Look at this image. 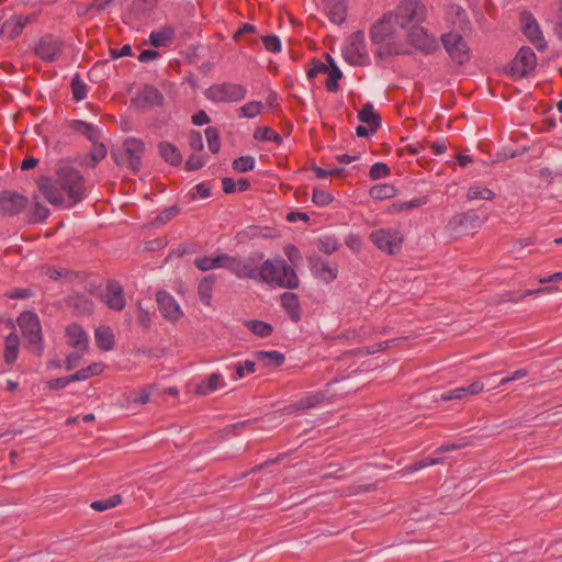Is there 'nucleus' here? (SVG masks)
Returning a JSON list of instances; mask_svg holds the SVG:
<instances>
[{"mask_svg": "<svg viewBox=\"0 0 562 562\" xmlns=\"http://www.w3.org/2000/svg\"><path fill=\"white\" fill-rule=\"evenodd\" d=\"M40 189L50 204L65 209L72 207L86 194L82 175L68 165L60 166L56 179L42 182Z\"/></svg>", "mask_w": 562, "mask_h": 562, "instance_id": "1", "label": "nucleus"}, {"mask_svg": "<svg viewBox=\"0 0 562 562\" xmlns=\"http://www.w3.org/2000/svg\"><path fill=\"white\" fill-rule=\"evenodd\" d=\"M392 13L385 14L371 29L370 37L376 46V56L389 58L396 55L408 54L409 46L402 35V31Z\"/></svg>", "mask_w": 562, "mask_h": 562, "instance_id": "2", "label": "nucleus"}, {"mask_svg": "<svg viewBox=\"0 0 562 562\" xmlns=\"http://www.w3.org/2000/svg\"><path fill=\"white\" fill-rule=\"evenodd\" d=\"M260 282L283 289H296L299 278L295 270L282 258L267 259L259 267Z\"/></svg>", "mask_w": 562, "mask_h": 562, "instance_id": "3", "label": "nucleus"}, {"mask_svg": "<svg viewBox=\"0 0 562 562\" xmlns=\"http://www.w3.org/2000/svg\"><path fill=\"white\" fill-rule=\"evenodd\" d=\"M426 7L422 0H402L392 12L400 29H408L422 23L426 18Z\"/></svg>", "mask_w": 562, "mask_h": 562, "instance_id": "4", "label": "nucleus"}, {"mask_svg": "<svg viewBox=\"0 0 562 562\" xmlns=\"http://www.w3.org/2000/svg\"><path fill=\"white\" fill-rule=\"evenodd\" d=\"M246 94V87L235 82L215 83L204 92L205 98L215 103H236L244 100Z\"/></svg>", "mask_w": 562, "mask_h": 562, "instance_id": "5", "label": "nucleus"}, {"mask_svg": "<svg viewBox=\"0 0 562 562\" xmlns=\"http://www.w3.org/2000/svg\"><path fill=\"white\" fill-rule=\"evenodd\" d=\"M18 324L29 347L41 355L43 351V335L38 316L34 312H23L18 318Z\"/></svg>", "mask_w": 562, "mask_h": 562, "instance_id": "6", "label": "nucleus"}, {"mask_svg": "<svg viewBox=\"0 0 562 562\" xmlns=\"http://www.w3.org/2000/svg\"><path fill=\"white\" fill-rule=\"evenodd\" d=\"M342 56L352 66H363L369 63L366 36L362 31L353 32L348 36L342 47Z\"/></svg>", "mask_w": 562, "mask_h": 562, "instance_id": "7", "label": "nucleus"}, {"mask_svg": "<svg viewBox=\"0 0 562 562\" xmlns=\"http://www.w3.org/2000/svg\"><path fill=\"white\" fill-rule=\"evenodd\" d=\"M369 238L380 250L390 255L398 252L403 244V235L396 228L375 229Z\"/></svg>", "mask_w": 562, "mask_h": 562, "instance_id": "8", "label": "nucleus"}, {"mask_svg": "<svg viewBox=\"0 0 562 562\" xmlns=\"http://www.w3.org/2000/svg\"><path fill=\"white\" fill-rule=\"evenodd\" d=\"M441 42L449 56L458 64H465L470 59V47L460 34H443Z\"/></svg>", "mask_w": 562, "mask_h": 562, "instance_id": "9", "label": "nucleus"}, {"mask_svg": "<svg viewBox=\"0 0 562 562\" xmlns=\"http://www.w3.org/2000/svg\"><path fill=\"white\" fill-rule=\"evenodd\" d=\"M537 65L535 52L527 46L521 47L510 63V72L514 77L522 78L531 74Z\"/></svg>", "mask_w": 562, "mask_h": 562, "instance_id": "10", "label": "nucleus"}, {"mask_svg": "<svg viewBox=\"0 0 562 562\" xmlns=\"http://www.w3.org/2000/svg\"><path fill=\"white\" fill-rule=\"evenodd\" d=\"M258 259L255 257H248L244 260L235 257L229 258L228 270L235 274L238 279H251L260 281Z\"/></svg>", "mask_w": 562, "mask_h": 562, "instance_id": "11", "label": "nucleus"}, {"mask_svg": "<svg viewBox=\"0 0 562 562\" xmlns=\"http://www.w3.org/2000/svg\"><path fill=\"white\" fill-rule=\"evenodd\" d=\"M520 23L522 33L528 41L533 44L537 49L543 50L547 47V42L533 15L529 12H522L520 14Z\"/></svg>", "mask_w": 562, "mask_h": 562, "instance_id": "12", "label": "nucleus"}, {"mask_svg": "<svg viewBox=\"0 0 562 562\" xmlns=\"http://www.w3.org/2000/svg\"><path fill=\"white\" fill-rule=\"evenodd\" d=\"M407 40L413 46L426 53H431L437 48L435 36L430 35L419 23L408 27Z\"/></svg>", "mask_w": 562, "mask_h": 562, "instance_id": "13", "label": "nucleus"}, {"mask_svg": "<svg viewBox=\"0 0 562 562\" xmlns=\"http://www.w3.org/2000/svg\"><path fill=\"white\" fill-rule=\"evenodd\" d=\"M448 225L458 233H468L481 227L482 221L475 211L469 210L454 215Z\"/></svg>", "mask_w": 562, "mask_h": 562, "instance_id": "14", "label": "nucleus"}, {"mask_svg": "<svg viewBox=\"0 0 562 562\" xmlns=\"http://www.w3.org/2000/svg\"><path fill=\"white\" fill-rule=\"evenodd\" d=\"M122 149L128 168L137 171L142 165V156L145 150L144 143L138 138L128 137L124 140Z\"/></svg>", "mask_w": 562, "mask_h": 562, "instance_id": "15", "label": "nucleus"}, {"mask_svg": "<svg viewBox=\"0 0 562 562\" xmlns=\"http://www.w3.org/2000/svg\"><path fill=\"white\" fill-rule=\"evenodd\" d=\"M27 205V199L15 192L5 191L0 196V212L8 215L21 213Z\"/></svg>", "mask_w": 562, "mask_h": 562, "instance_id": "16", "label": "nucleus"}, {"mask_svg": "<svg viewBox=\"0 0 562 562\" xmlns=\"http://www.w3.org/2000/svg\"><path fill=\"white\" fill-rule=\"evenodd\" d=\"M157 304L161 315L171 322L178 321L182 316L180 305L175 297L165 291L157 293Z\"/></svg>", "mask_w": 562, "mask_h": 562, "instance_id": "17", "label": "nucleus"}, {"mask_svg": "<svg viewBox=\"0 0 562 562\" xmlns=\"http://www.w3.org/2000/svg\"><path fill=\"white\" fill-rule=\"evenodd\" d=\"M61 49L63 44L60 41L50 36H46L38 42L35 48V53L43 60L54 61L61 54Z\"/></svg>", "mask_w": 562, "mask_h": 562, "instance_id": "18", "label": "nucleus"}, {"mask_svg": "<svg viewBox=\"0 0 562 562\" xmlns=\"http://www.w3.org/2000/svg\"><path fill=\"white\" fill-rule=\"evenodd\" d=\"M102 301L111 310L121 311L125 306L124 292L120 283L111 281L102 293Z\"/></svg>", "mask_w": 562, "mask_h": 562, "instance_id": "19", "label": "nucleus"}, {"mask_svg": "<svg viewBox=\"0 0 562 562\" xmlns=\"http://www.w3.org/2000/svg\"><path fill=\"white\" fill-rule=\"evenodd\" d=\"M67 344L80 352L88 349V335L78 324H71L65 330Z\"/></svg>", "mask_w": 562, "mask_h": 562, "instance_id": "20", "label": "nucleus"}, {"mask_svg": "<svg viewBox=\"0 0 562 562\" xmlns=\"http://www.w3.org/2000/svg\"><path fill=\"white\" fill-rule=\"evenodd\" d=\"M231 256L227 254H220L214 257H201L194 260L195 267L201 271H209L217 268H225L228 270Z\"/></svg>", "mask_w": 562, "mask_h": 562, "instance_id": "21", "label": "nucleus"}, {"mask_svg": "<svg viewBox=\"0 0 562 562\" xmlns=\"http://www.w3.org/2000/svg\"><path fill=\"white\" fill-rule=\"evenodd\" d=\"M325 11L335 24H341L346 20L347 0H323Z\"/></svg>", "mask_w": 562, "mask_h": 562, "instance_id": "22", "label": "nucleus"}, {"mask_svg": "<svg viewBox=\"0 0 562 562\" xmlns=\"http://www.w3.org/2000/svg\"><path fill=\"white\" fill-rule=\"evenodd\" d=\"M280 302L290 319L297 323L301 319V305L297 295L293 292H284L280 296Z\"/></svg>", "mask_w": 562, "mask_h": 562, "instance_id": "23", "label": "nucleus"}, {"mask_svg": "<svg viewBox=\"0 0 562 562\" xmlns=\"http://www.w3.org/2000/svg\"><path fill=\"white\" fill-rule=\"evenodd\" d=\"M311 270L316 278L325 282H331L337 278V268L319 258L312 261Z\"/></svg>", "mask_w": 562, "mask_h": 562, "instance_id": "24", "label": "nucleus"}, {"mask_svg": "<svg viewBox=\"0 0 562 562\" xmlns=\"http://www.w3.org/2000/svg\"><path fill=\"white\" fill-rule=\"evenodd\" d=\"M228 371H232L231 379L233 381H238L244 379L245 376L252 374L256 372L257 364L254 360H245L238 361L233 364L226 367Z\"/></svg>", "mask_w": 562, "mask_h": 562, "instance_id": "25", "label": "nucleus"}, {"mask_svg": "<svg viewBox=\"0 0 562 562\" xmlns=\"http://www.w3.org/2000/svg\"><path fill=\"white\" fill-rule=\"evenodd\" d=\"M29 22V16L24 15H12L4 21L5 36L9 38H15L23 32L25 25Z\"/></svg>", "mask_w": 562, "mask_h": 562, "instance_id": "26", "label": "nucleus"}, {"mask_svg": "<svg viewBox=\"0 0 562 562\" xmlns=\"http://www.w3.org/2000/svg\"><path fill=\"white\" fill-rule=\"evenodd\" d=\"M326 402V396L322 392L308 393L297 402H295L291 407L295 411H305L310 408H315L323 405Z\"/></svg>", "mask_w": 562, "mask_h": 562, "instance_id": "27", "label": "nucleus"}, {"mask_svg": "<svg viewBox=\"0 0 562 562\" xmlns=\"http://www.w3.org/2000/svg\"><path fill=\"white\" fill-rule=\"evenodd\" d=\"M326 61L329 64L328 78L325 83L326 89L329 92H337L339 89L338 81L341 79L342 72L329 54H326Z\"/></svg>", "mask_w": 562, "mask_h": 562, "instance_id": "28", "label": "nucleus"}, {"mask_svg": "<svg viewBox=\"0 0 562 562\" xmlns=\"http://www.w3.org/2000/svg\"><path fill=\"white\" fill-rule=\"evenodd\" d=\"M70 126L74 131L85 135L92 143H97L100 138V131L93 124L80 120H75L71 122Z\"/></svg>", "mask_w": 562, "mask_h": 562, "instance_id": "29", "label": "nucleus"}, {"mask_svg": "<svg viewBox=\"0 0 562 562\" xmlns=\"http://www.w3.org/2000/svg\"><path fill=\"white\" fill-rule=\"evenodd\" d=\"M159 153L166 162L178 166L182 161V155L180 150L169 142H161L159 144Z\"/></svg>", "mask_w": 562, "mask_h": 562, "instance_id": "30", "label": "nucleus"}, {"mask_svg": "<svg viewBox=\"0 0 562 562\" xmlns=\"http://www.w3.org/2000/svg\"><path fill=\"white\" fill-rule=\"evenodd\" d=\"M358 117L361 122L368 124L372 132H375L381 123L379 114L370 103H367L362 106V109L359 111Z\"/></svg>", "mask_w": 562, "mask_h": 562, "instance_id": "31", "label": "nucleus"}, {"mask_svg": "<svg viewBox=\"0 0 562 562\" xmlns=\"http://www.w3.org/2000/svg\"><path fill=\"white\" fill-rule=\"evenodd\" d=\"M172 36L173 29L170 26H164L150 33L149 43L155 47H162L171 41Z\"/></svg>", "mask_w": 562, "mask_h": 562, "instance_id": "32", "label": "nucleus"}, {"mask_svg": "<svg viewBox=\"0 0 562 562\" xmlns=\"http://www.w3.org/2000/svg\"><path fill=\"white\" fill-rule=\"evenodd\" d=\"M19 337L16 334H10L5 339V348L3 358L8 364H12L15 362L19 355Z\"/></svg>", "mask_w": 562, "mask_h": 562, "instance_id": "33", "label": "nucleus"}, {"mask_svg": "<svg viewBox=\"0 0 562 562\" xmlns=\"http://www.w3.org/2000/svg\"><path fill=\"white\" fill-rule=\"evenodd\" d=\"M95 342L102 350H111L114 346V335L109 327H99L95 330Z\"/></svg>", "mask_w": 562, "mask_h": 562, "instance_id": "34", "label": "nucleus"}, {"mask_svg": "<svg viewBox=\"0 0 562 562\" xmlns=\"http://www.w3.org/2000/svg\"><path fill=\"white\" fill-rule=\"evenodd\" d=\"M254 356L258 361L262 362L266 366L273 364L279 367L283 364L285 360L284 355L277 350L256 351Z\"/></svg>", "mask_w": 562, "mask_h": 562, "instance_id": "35", "label": "nucleus"}, {"mask_svg": "<svg viewBox=\"0 0 562 562\" xmlns=\"http://www.w3.org/2000/svg\"><path fill=\"white\" fill-rule=\"evenodd\" d=\"M396 189L390 183H382L373 186L369 194L374 200H386L396 195Z\"/></svg>", "mask_w": 562, "mask_h": 562, "instance_id": "36", "label": "nucleus"}, {"mask_svg": "<svg viewBox=\"0 0 562 562\" xmlns=\"http://www.w3.org/2000/svg\"><path fill=\"white\" fill-rule=\"evenodd\" d=\"M225 386L224 379L220 373H212L207 379V383L205 386L200 385L198 387V393L201 395H209L220 389Z\"/></svg>", "mask_w": 562, "mask_h": 562, "instance_id": "37", "label": "nucleus"}, {"mask_svg": "<svg viewBox=\"0 0 562 562\" xmlns=\"http://www.w3.org/2000/svg\"><path fill=\"white\" fill-rule=\"evenodd\" d=\"M105 366L102 362H93L90 366L78 370L72 374L75 381H85L103 372Z\"/></svg>", "mask_w": 562, "mask_h": 562, "instance_id": "38", "label": "nucleus"}, {"mask_svg": "<svg viewBox=\"0 0 562 562\" xmlns=\"http://www.w3.org/2000/svg\"><path fill=\"white\" fill-rule=\"evenodd\" d=\"M245 326L256 336L258 337H261V338H267L269 337L272 331H273V328L272 326L269 324V323H266L263 321H257V319H252V321H247L245 323Z\"/></svg>", "mask_w": 562, "mask_h": 562, "instance_id": "39", "label": "nucleus"}, {"mask_svg": "<svg viewBox=\"0 0 562 562\" xmlns=\"http://www.w3.org/2000/svg\"><path fill=\"white\" fill-rule=\"evenodd\" d=\"M263 110V104L260 101H250L241 105L237 110V115L240 119H255Z\"/></svg>", "mask_w": 562, "mask_h": 562, "instance_id": "40", "label": "nucleus"}, {"mask_svg": "<svg viewBox=\"0 0 562 562\" xmlns=\"http://www.w3.org/2000/svg\"><path fill=\"white\" fill-rule=\"evenodd\" d=\"M495 198V193L486 188V187H482V186H471L469 189H468V192H467V199L469 201H475V200H486V201H491Z\"/></svg>", "mask_w": 562, "mask_h": 562, "instance_id": "41", "label": "nucleus"}, {"mask_svg": "<svg viewBox=\"0 0 562 562\" xmlns=\"http://www.w3.org/2000/svg\"><path fill=\"white\" fill-rule=\"evenodd\" d=\"M213 283H214V278L211 276L203 278L199 283V288H198L199 296H200V300L202 301V303H204L205 305L211 304Z\"/></svg>", "mask_w": 562, "mask_h": 562, "instance_id": "42", "label": "nucleus"}, {"mask_svg": "<svg viewBox=\"0 0 562 562\" xmlns=\"http://www.w3.org/2000/svg\"><path fill=\"white\" fill-rule=\"evenodd\" d=\"M71 86V92L74 99L79 102L87 98L88 94V86L86 82L81 79L79 74H76L70 82Z\"/></svg>", "mask_w": 562, "mask_h": 562, "instance_id": "43", "label": "nucleus"}, {"mask_svg": "<svg viewBox=\"0 0 562 562\" xmlns=\"http://www.w3.org/2000/svg\"><path fill=\"white\" fill-rule=\"evenodd\" d=\"M339 247L338 239L334 236H322L317 240V248L319 251L330 255L335 252Z\"/></svg>", "mask_w": 562, "mask_h": 562, "instance_id": "44", "label": "nucleus"}, {"mask_svg": "<svg viewBox=\"0 0 562 562\" xmlns=\"http://www.w3.org/2000/svg\"><path fill=\"white\" fill-rule=\"evenodd\" d=\"M209 149L213 154H217L221 149L220 133L216 127L210 126L205 130Z\"/></svg>", "mask_w": 562, "mask_h": 562, "instance_id": "45", "label": "nucleus"}, {"mask_svg": "<svg viewBox=\"0 0 562 562\" xmlns=\"http://www.w3.org/2000/svg\"><path fill=\"white\" fill-rule=\"evenodd\" d=\"M122 498L120 495H113L110 498L106 499H99L94 501L91 504V508H93L97 512H104L111 508H114L121 503Z\"/></svg>", "mask_w": 562, "mask_h": 562, "instance_id": "46", "label": "nucleus"}, {"mask_svg": "<svg viewBox=\"0 0 562 562\" xmlns=\"http://www.w3.org/2000/svg\"><path fill=\"white\" fill-rule=\"evenodd\" d=\"M255 164L252 156H241L233 161V168L238 172H247L255 168Z\"/></svg>", "mask_w": 562, "mask_h": 562, "instance_id": "47", "label": "nucleus"}, {"mask_svg": "<svg viewBox=\"0 0 562 562\" xmlns=\"http://www.w3.org/2000/svg\"><path fill=\"white\" fill-rule=\"evenodd\" d=\"M256 139L280 143V135L270 127H259L254 134Z\"/></svg>", "mask_w": 562, "mask_h": 562, "instance_id": "48", "label": "nucleus"}, {"mask_svg": "<svg viewBox=\"0 0 562 562\" xmlns=\"http://www.w3.org/2000/svg\"><path fill=\"white\" fill-rule=\"evenodd\" d=\"M441 462H442L441 458H427V459L420 460V461L416 462L415 464L404 469L403 470V474L416 472V471H419V470H422L424 468H427V467H430V465H436V464H439Z\"/></svg>", "mask_w": 562, "mask_h": 562, "instance_id": "49", "label": "nucleus"}, {"mask_svg": "<svg viewBox=\"0 0 562 562\" xmlns=\"http://www.w3.org/2000/svg\"><path fill=\"white\" fill-rule=\"evenodd\" d=\"M333 200H334V196L327 191H324L321 189H315L313 191L312 201L317 206H326V205L330 204L333 202Z\"/></svg>", "mask_w": 562, "mask_h": 562, "instance_id": "50", "label": "nucleus"}, {"mask_svg": "<svg viewBox=\"0 0 562 562\" xmlns=\"http://www.w3.org/2000/svg\"><path fill=\"white\" fill-rule=\"evenodd\" d=\"M390 175V168L384 162H375L370 168V178L373 180L383 179Z\"/></svg>", "mask_w": 562, "mask_h": 562, "instance_id": "51", "label": "nucleus"}, {"mask_svg": "<svg viewBox=\"0 0 562 562\" xmlns=\"http://www.w3.org/2000/svg\"><path fill=\"white\" fill-rule=\"evenodd\" d=\"M329 70V64H325L321 60H314L312 66L307 69V78L313 79L319 74H327Z\"/></svg>", "mask_w": 562, "mask_h": 562, "instance_id": "52", "label": "nucleus"}, {"mask_svg": "<svg viewBox=\"0 0 562 562\" xmlns=\"http://www.w3.org/2000/svg\"><path fill=\"white\" fill-rule=\"evenodd\" d=\"M143 97L144 99L149 102L151 105L154 104H160L162 102V95L161 93L153 88V87H146L143 90Z\"/></svg>", "mask_w": 562, "mask_h": 562, "instance_id": "53", "label": "nucleus"}, {"mask_svg": "<svg viewBox=\"0 0 562 562\" xmlns=\"http://www.w3.org/2000/svg\"><path fill=\"white\" fill-rule=\"evenodd\" d=\"M467 396V390L464 386L456 387L452 390H448L443 393H441L440 398L441 401H452V400H461Z\"/></svg>", "mask_w": 562, "mask_h": 562, "instance_id": "54", "label": "nucleus"}, {"mask_svg": "<svg viewBox=\"0 0 562 562\" xmlns=\"http://www.w3.org/2000/svg\"><path fill=\"white\" fill-rule=\"evenodd\" d=\"M265 48L271 53L281 52V41L276 35H267L262 38Z\"/></svg>", "mask_w": 562, "mask_h": 562, "instance_id": "55", "label": "nucleus"}, {"mask_svg": "<svg viewBox=\"0 0 562 562\" xmlns=\"http://www.w3.org/2000/svg\"><path fill=\"white\" fill-rule=\"evenodd\" d=\"M153 389L154 386L151 385L142 387L135 393L134 397L131 401L136 404H147L149 402Z\"/></svg>", "mask_w": 562, "mask_h": 562, "instance_id": "56", "label": "nucleus"}, {"mask_svg": "<svg viewBox=\"0 0 562 562\" xmlns=\"http://www.w3.org/2000/svg\"><path fill=\"white\" fill-rule=\"evenodd\" d=\"M71 382H75L72 374L68 376L49 380L47 382V386L49 390H61L65 389Z\"/></svg>", "mask_w": 562, "mask_h": 562, "instance_id": "57", "label": "nucleus"}, {"mask_svg": "<svg viewBox=\"0 0 562 562\" xmlns=\"http://www.w3.org/2000/svg\"><path fill=\"white\" fill-rule=\"evenodd\" d=\"M92 144H93V147H92L90 157L93 160V162L97 164L105 158L108 150H106L105 146L101 143L97 142V143H92Z\"/></svg>", "mask_w": 562, "mask_h": 562, "instance_id": "58", "label": "nucleus"}, {"mask_svg": "<svg viewBox=\"0 0 562 562\" xmlns=\"http://www.w3.org/2000/svg\"><path fill=\"white\" fill-rule=\"evenodd\" d=\"M189 144H190L191 149L201 151L204 146L201 133L196 132V131H192L189 134Z\"/></svg>", "mask_w": 562, "mask_h": 562, "instance_id": "59", "label": "nucleus"}, {"mask_svg": "<svg viewBox=\"0 0 562 562\" xmlns=\"http://www.w3.org/2000/svg\"><path fill=\"white\" fill-rule=\"evenodd\" d=\"M205 161L203 159V156L201 154H193L191 155L186 165L189 170H198L204 166Z\"/></svg>", "mask_w": 562, "mask_h": 562, "instance_id": "60", "label": "nucleus"}, {"mask_svg": "<svg viewBox=\"0 0 562 562\" xmlns=\"http://www.w3.org/2000/svg\"><path fill=\"white\" fill-rule=\"evenodd\" d=\"M179 213V207L173 205L166 210H164L156 218V222L158 223H166L170 221L172 217H175Z\"/></svg>", "mask_w": 562, "mask_h": 562, "instance_id": "61", "label": "nucleus"}, {"mask_svg": "<svg viewBox=\"0 0 562 562\" xmlns=\"http://www.w3.org/2000/svg\"><path fill=\"white\" fill-rule=\"evenodd\" d=\"M558 290H559L558 286H546V288H540V289H536V290H526L519 294L518 300L521 301L530 295L540 294V293H551V292H554Z\"/></svg>", "mask_w": 562, "mask_h": 562, "instance_id": "62", "label": "nucleus"}, {"mask_svg": "<svg viewBox=\"0 0 562 562\" xmlns=\"http://www.w3.org/2000/svg\"><path fill=\"white\" fill-rule=\"evenodd\" d=\"M191 120H192V123L198 126H202V125L210 123V116L203 110L193 114Z\"/></svg>", "mask_w": 562, "mask_h": 562, "instance_id": "63", "label": "nucleus"}, {"mask_svg": "<svg viewBox=\"0 0 562 562\" xmlns=\"http://www.w3.org/2000/svg\"><path fill=\"white\" fill-rule=\"evenodd\" d=\"M159 56V53L157 50H154V49H144L139 55H138V60L140 63H149V61H153L155 59H157Z\"/></svg>", "mask_w": 562, "mask_h": 562, "instance_id": "64", "label": "nucleus"}]
</instances>
